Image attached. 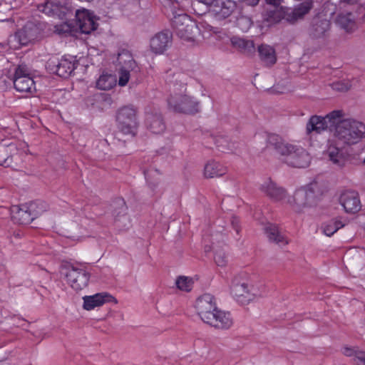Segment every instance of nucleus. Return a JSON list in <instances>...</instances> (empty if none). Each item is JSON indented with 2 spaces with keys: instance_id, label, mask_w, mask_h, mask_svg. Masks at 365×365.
I'll use <instances>...</instances> for the list:
<instances>
[{
  "instance_id": "1",
  "label": "nucleus",
  "mask_w": 365,
  "mask_h": 365,
  "mask_svg": "<svg viewBox=\"0 0 365 365\" xmlns=\"http://www.w3.org/2000/svg\"><path fill=\"white\" fill-rule=\"evenodd\" d=\"M330 136L327 140V155L333 164L342 167L346 162L344 148L359 143L365 135V125L353 118H346L342 110L328 113Z\"/></svg>"
},
{
  "instance_id": "2",
  "label": "nucleus",
  "mask_w": 365,
  "mask_h": 365,
  "mask_svg": "<svg viewBox=\"0 0 365 365\" xmlns=\"http://www.w3.org/2000/svg\"><path fill=\"white\" fill-rule=\"evenodd\" d=\"M268 143L287 165L297 168H307L312 161L310 154L302 147L286 142L277 135L269 137Z\"/></svg>"
},
{
  "instance_id": "3",
  "label": "nucleus",
  "mask_w": 365,
  "mask_h": 365,
  "mask_svg": "<svg viewBox=\"0 0 365 365\" xmlns=\"http://www.w3.org/2000/svg\"><path fill=\"white\" fill-rule=\"evenodd\" d=\"M168 109L176 113L192 115L200 111V102L187 92L186 85H174L168 100Z\"/></svg>"
},
{
  "instance_id": "4",
  "label": "nucleus",
  "mask_w": 365,
  "mask_h": 365,
  "mask_svg": "<svg viewBox=\"0 0 365 365\" xmlns=\"http://www.w3.org/2000/svg\"><path fill=\"white\" fill-rule=\"evenodd\" d=\"M116 122L118 130L123 134L134 137L139 126L137 109L133 106L120 108L116 113Z\"/></svg>"
},
{
  "instance_id": "5",
  "label": "nucleus",
  "mask_w": 365,
  "mask_h": 365,
  "mask_svg": "<svg viewBox=\"0 0 365 365\" xmlns=\"http://www.w3.org/2000/svg\"><path fill=\"white\" fill-rule=\"evenodd\" d=\"M316 195L311 186L301 187L295 190L292 197H289L287 203L297 212H302L315 205Z\"/></svg>"
},
{
  "instance_id": "6",
  "label": "nucleus",
  "mask_w": 365,
  "mask_h": 365,
  "mask_svg": "<svg viewBox=\"0 0 365 365\" xmlns=\"http://www.w3.org/2000/svg\"><path fill=\"white\" fill-rule=\"evenodd\" d=\"M231 294L242 304H246L261 296L258 288L249 280L239 281L235 279L231 286Z\"/></svg>"
},
{
  "instance_id": "7",
  "label": "nucleus",
  "mask_w": 365,
  "mask_h": 365,
  "mask_svg": "<svg viewBox=\"0 0 365 365\" xmlns=\"http://www.w3.org/2000/svg\"><path fill=\"white\" fill-rule=\"evenodd\" d=\"M172 26L175 34L185 41H192L198 31L196 23L185 14L174 16Z\"/></svg>"
},
{
  "instance_id": "8",
  "label": "nucleus",
  "mask_w": 365,
  "mask_h": 365,
  "mask_svg": "<svg viewBox=\"0 0 365 365\" xmlns=\"http://www.w3.org/2000/svg\"><path fill=\"white\" fill-rule=\"evenodd\" d=\"M312 8V0H305L294 5L292 8L281 7L278 11L279 14V19L282 18L287 22L293 24L303 20Z\"/></svg>"
},
{
  "instance_id": "9",
  "label": "nucleus",
  "mask_w": 365,
  "mask_h": 365,
  "mask_svg": "<svg viewBox=\"0 0 365 365\" xmlns=\"http://www.w3.org/2000/svg\"><path fill=\"white\" fill-rule=\"evenodd\" d=\"M66 269V280L73 290L79 292L88 287L91 275L84 268L70 265Z\"/></svg>"
},
{
  "instance_id": "10",
  "label": "nucleus",
  "mask_w": 365,
  "mask_h": 365,
  "mask_svg": "<svg viewBox=\"0 0 365 365\" xmlns=\"http://www.w3.org/2000/svg\"><path fill=\"white\" fill-rule=\"evenodd\" d=\"M45 210L46 205L43 202H33L17 208L12 217L19 224L28 225Z\"/></svg>"
},
{
  "instance_id": "11",
  "label": "nucleus",
  "mask_w": 365,
  "mask_h": 365,
  "mask_svg": "<svg viewBox=\"0 0 365 365\" xmlns=\"http://www.w3.org/2000/svg\"><path fill=\"white\" fill-rule=\"evenodd\" d=\"M14 86L21 93L33 94L36 91L35 82L26 65H20L16 69Z\"/></svg>"
},
{
  "instance_id": "12",
  "label": "nucleus",
  "mask_w": 365,
  "mask_h": 365,
  "mask_svg": "<svg viewBox=\"0 0 365 365\" xmlns=\"http://www.w3.org/2000/svg\"><path fill=\"white\" fill-rule=\"evenodd\" d=\"M117 61L121 66L118 73V85L120 86H125L129 81L130 72L137 68V65L132 55L127 51H123L119 53Z\"/></svg>"
},
{
  "instance_id": "13",
  "label": "nucleus",
  "mask_w": 365,
  "mask_h": 365,
  "mask_svg": "<svg viewBox=\"0 0 365 365\" xmlns=\"http://www.w3.org/2000/svg\"><path fill=\"white\" fill-rule=\"evenodd\" d=\"M195 309L197 314L205 323H207L217 310L215 298L210 294H205L197 299Z\"/></svg>"
},
{
  "instance_id": "14",
  "label": "nucleus",
  "mask_w": 365,
  "mask_h": 365,
  "mask_svg": "<svg viewBox=\"0 0 365 365\" xmlns=\"http://www.w3.org/2000/svg\"><path fill=\"white\" fill-rule=\"evenodd\" d=\"M172 34L168 31L157 33L150 40V49L156 54H163L171 46Z\"/></svg>"
},
{
  "instance_id": "15",
  "label": "nucleus",
  "mask_w": 365,
  "mask_h": 365,
  "mask_svg": "<svg viewBox=\"0 0 365 365\" xmlns=\"http://www.w3.org/2000/svg\"><path fill=\"white\" fill-rule=\"evenodd\" d=\"M76 24L83 34H90L97 28L95 16L88 10H78L76 13Z\"/></svg>"
},
{
  "instance_id": "16",
  "label": "nucleus",
  "mask_w": 365,
  "mask_h": 365,
  "mask_svg": "<svg viewBox=\"0 0 365 365\" xmlns=\"http://www.w3.org/2000/svg\"><path fill=\"white\" fill-rule=\"evenodd\" d=\"M49 69L56 73L58 76L67 78L76 68V63L73 59L62 58L60 60H50L48 62Z\"/></svg>"
},
{
  "instance_id": "17",
  "label": "nucleus",
  "mask_w": 365,
  "mask_h": 365,
  "mask_svg": "<svg viewBox=\"0 0 365 365\" xmlns=\"http://www.w3.org/2000/svg\"><path fill=\"white\" fill-rule=\"evenodd\" d=\"M260 190L273 201L287 203L288 197L286 190L271 180L264 182Z\"/></svg>"
},
{
  "instance_id": "18",
  "label": "nucleus",
  "mask_w": 365,
  "mask_h": 365,
  "mask_svg": "<svg viewBox=\"0 0 365 365\" xmlns=\"http://www.w3.org/2000/svg\"><path fill=\"white\" fill-rule=\"evenodd\" d=\"M339 203L347 213L357 212L361 207L358 193L352 190L342 192L339 197Z\"/></svg>"
},
{
  "instance_id": "19",
  "label": "nucleus",
  "mask_w": 365,
  "mask_h": 365,
  "mask_svg": "<svg viewBox=\"0 0 365 365\" xmlns=\"http://www.w3.org/2000/svg\"><path fill=\"white\" fill-rule=\"evenodd\" d=\"M40 36L38 28L32 23L26 24L21 29L19 30L14 38L21 45H27L36 41Z\"/></svg>"
},
{
  "instance_id": "20",
  "label": "nucleus",
  "mask_w": 365,
  "mask_h": 365,
  "mask_svg": "<svg viewBox=\"0 0 365 365\" xmlns=\"http://www.w3.org/2000/svg\"><path fill=\"white\" fill-rule=\"evenodd\" d=\"M208 6H212V12L218 19L227 18L236 9V3L232 0H214Z\"/></svg>"
},
{
  "instance_id": "21",
  "label": "nucleus",
  "mask_w": 365,
  "mask_h": 365,
  "mask_svg": "<svg viewBox=\"0 0 365 365\" xmlns=\"http://www.w3.org/2000/svg\"><path fill=\"white\" fill-rule=\"evenodd\" d=\"M114 298L107 292H100L90 296L83 297V308L85 310L91 311L96 307H101L107 302H111Z\"/></svg>"
},
{
  "instance_id": "22",
  "label": "nucleus",
  "mask_w": 365,
  "mask_h": 365,
  "mask_svg": "<svg viewBox=\"0 0 365 365\" xmlns=\"http://www.w3.org/2000/svg\"><path fill=\"white\" fill-rule=\"evenodd\" d=\"M330 128V121L328 118V113L322 117L320 115H312L307 123L306 132L307 134L315 133L317 134Z\"/></svg>"
},
{
  "instance_id": "23",
  "label": "nucleus",
  "mask_w": 365,
  "mask_h": 365,
  "mask_svg": "<svg viewBox=\"0 0 365 365\" xmlns=\"http://www.w3.org/2000/svg\"><path fill=\"white\" fill-rule=\"evenodd\" d=\"M206 324L218 329H228L232 326L233 319L230 313L217 309Z\"/></svg>"
},
{
  "instance_id": "24",
  "label": "nucleus",
  "mask_w": 365,
  "mask_h": 365,
  "mask_svg": "<svg viewBox=\"0 0 365 365\" xmlns=\"http://www.w3.org/2000/svg\"><path fill=\"white\" fill-rule=\"evenodd\" d=\"M145 125L148 130L155 134H160L165 130V125L158 113H147Z\"/></svg>"
},
{
  "instance_id": "25",
  "label": "nucleus",
  "mask_w": 365,
  "mask_h": 365,
  "mask_svg": "<svg viewBox=\"0 0 365 365\" xmlns=\"http://www.w3.org/2000/svg\"><path fill=\"white\" fill-rule=\"evenodd\" d=\"M356 18V16L352 13L343 12L338 15L336 24L345 32L351 34L358 28Z\"/></svg>"
},
{
  "instance_id": "26",
  "label": "nucleus",
  "mask_w": 365,
  "mask_h": 365,
  "mask_svg": "<svg viewBox=\"0 0 365 365\" xmlns=\"http://www.w3.org/2000/svg\"><path fill=\"white\" fill-rule=\"evenodd\" d=\"M259 56L262 63L266 66H272L277 62V53L274 47L262 44L257 48Z\"/></svg>"
},
{
  "instance_id": "27",
  "label": "nucleus",
  "mask_w": 365,
  "mask_h": 365,
  "mask_svg": "<svg viewBox=\"0 0 365 365\" xmlns=\"http://www.w3.org/2000/svg\"><path fill=\"white\" fill-rule=\"evenodd\" d=\"M227 173V168L216 161L207 162L204 168V176L207 178H219Z\"/></svg>"
},
{
  "instance_id": "28",
  "label": "nucleus",
  "mask_w": 365,
  "mask_h": 365,
  "mask_svg": "<svg viewBox=\"0 0 365 365\" xmlns=\"http://www.w3.org/2000/svg\"><path fill=\"white\" fill-rule=\"evenodd\" d=\"M116 83L117 79L115 76L103 72L96 81V87L101 91H108L114 88Z\"/></svg>"
},
{
  "instance_id": "29",
  "label": "nucleus",
  "mask_w": 365,
  "mask_h": 365,
  "mask_svg": "<svg viewBox=\"0 0 365 365\" xmlns=\"http://www.w3.org/2000/svg\"><path fill=\"white\" fill-rule=\"evenodd\" d=\"M265 233L268 239L279 245V246H284L288 244V240L286 236L279 231L277 226L270 225L265 228Z\"/></svg>"
},
{
  "instance_id": "30",
  "label": "nucleus",
  "mask_w": 365,
  "mask_h": 365,
  "mask_svg": "<svg viewBox=\"0 0 365 365\" xmlns=\"http://www.w3.org/2000/svg\"><path fill=\"white\" fill-rule=\"evenodd\" d=\"M233 46L245 53H251L255 51V44L252 41L233 37L231 39Z\"/></svg>"
},
{
  "instance_id": "31",
  "label": "nucleus",
  "mask_w": 365,
  "mask_h": 365,
  "mask_svg": "<svg viewBox=\"0 0 365 365\" xmlns=\"http://www.w3.org/2000/svg\"><path fill=\"white\" fill-rule=\"evenodd\" d=\"M329 27L330 23L328 20H317L312 26V34L314 37L319 38L325 34Z\"/></svg>"
},
{
  "instance_id": "32",
  "label": "nucleus",
  "mask_w": 365,
  "mask_h": 365,
  "mask_svg": "<svg viewBox=\"0 0 365 365\" xmlns=\"http://www.w3.org/2000/svg\"><path fill=\"white\" fill-rule=\"evenodd\" d=\"M344 226V224H343L340 220H331L325 222L322 225V230L324 235L330 237L333 235L339 229L343 227Z\"/></svg>"
},
{
  "instance_id": "33",
  "label": "nucleus",
  "mask_w": 365,
  "mask_h": 365,
  "mask_svg": "<svg viewBox=\"0 0 365 365\" xmlns=\"http://www.w3.org/2000/svg\"><path fill=\"white\" fill-rule=\"evenodd\" d=\"M38 9L48 16H58L60 11L58 5L53 4L52 2H46L44 4L39 5Z\"/></svg>"
},
{
  "instance_id": "34",
  "label": "nucleus",
  "mask_w": 365,
  "mask_h": 365,
  "mask_svg": "<svg viewBox=\"0 0 365 365\" xmlns=\"http://www.w3.org/2000/svg\"><path fill=\"white\" fill-rule=\"evenodd\" d=\"M175 284L180 290L189 292L192 288L193 280L192 278L180 276L177 278Z\"/></svg>"
},
{
  "instance_id": "35",
  "label": "nucleus",
  "mask_w": 365,
  "mask_h": 365,
  "mask_svg": "<svg viewBox=\"0 0 365 365\" xmlns=\"http://www.w3.org/2000/svg\"><path fill=\"white\" fill-rule=\"evenodd\" d=\"M352 87V83L350 80L344 79L341 81H338L334 82L331 84V88L333 90L340 91V92H346L349 91Z\"/></svg>"
},
{
  "instance_id": "36",
  "label": "nucleus",
  "mask_w": 365,
  "mask_h": 365,
  "mask_svg": "<svg viewBox=\"0 0 365 365\" xmlns=\"http://www.w3.org/2000/svg\"><path fill=\"white\" fill-rule=\"evenodd\" d=\"M214 259L217 266L224 267L227 264L228 256L224 249L215 250Z\"/></svg>"
},
{
  "instance_id": "37",
  "label": "nucleus",
  "mask_w": 365,
  "mask_h": 365,
  "mask_svg": "<svg viewBox=\"0 0 365 365\" xmlns=\"http://www.w3.org/2000/svg\"><path fill=\"white\" fill-rule=\"evenodd\" d=\"M237 25L243 32H246L251 27L252 21L248 17L241 16L237 19Z\"/></svg>"
},
{
  "instance_id": "38",
  "label": "nucleus",
  "mask_w": 365,
  "mask_h": 365,
  "mask_svg": "<svg viewBox=\"0 0 365 365\" xmlns=\"http://www.w3.org/2000/svg\"><path fill=\"white\" fill-rule=\"evenodd\" d=\"M363 352L362 351H359L355 348L345 347L344 348L343 353L344 355L348 356H354V360L356 364V356L358 353Z\"/></svg>"
},
{
  "instance_id": "39",
  "label": "nucleus",
  "mask_w": 365,
  "mask_h": 365,
  "mask_svg": "<svg viewBox=\"0 0 365 365\" xmlns=\"http://www.w3.org/2000/svg\"><path fill=\"white\" fill-rule=\"evenodd\" d=\"M356 364L365 365V352H359L356 356Z\"/></svg>"
},
{
  "instance_id": "40",
  "label": "nucleus",
  "mask_w": 365,
  "mask_h": 365,
  "mask_svg": "<svg viewBox=\"0 0 365 365\" xmlns=\"http://www.w3.org/2000/svg\"><path fill=\"white\" fill-rule=\"evenodd\" d=\"M283 0H266V2L269 4L278 6Z\"/></svg>"
},
{
  "instance_id": "41",
  "label": "nucleus",
  "mask_w": 365,
  "mask_h": 365,
  "mask_svg": "<svg viewBox=\"0 0 365 365\" xmlns=\"http://www.w3.org/2000/svg\"><path fill=\"white\" fill-rule=\"evenodd\" d=\"M9 163H11V159L9 157H8L7 158L4 159V160H0V165L8 166Z\"/></svg>"
},
{
  "instance_id": "42",
  "label": "nucleus",
  "mask_w": 365,
  "mask_h": 365,
  "mask_svg": "<svg viewBox=\"0 0 365 365\" xmlns=\"http://www.w3.org/2000/svg\"><path fill=\"white\" fill-rule=\"evenodd\" d=\"M247 4L250 5V6H255L257 5L259 0H245Z\"/></svg>"
},
{
  "instance_id": "43",
  "label": "nucleus",
  "mask_w": 365,
  "mask_h": 365,
  "mask_svg": "<svg viewBox=\"0 0 365 365\" xmlns=\"http://www.w3.org/2000/svg\"><path fill=\"white\" fill-rule=\"evenodd\" d=\"M199 2H201L205 5L212 4L213 3L214 0H197Z\"/></svg>"
},
{
  "instance_id": "44",
  "label": "nucleus",
  "mask_w": 365,
  "mask_h": 365,
  "mask_svg": "<svg viewBox=\"0 0 365 365\" xmlns=\"http://www.w3.org/2000/svg\"><path fill=\"white\" fill-rule=\"evenodd\" d=\"M8 149L11 152L14 149H16V145L14 144H11V145H9Z\"/></svg>"
},
{
  "instance_id": "45",
  "label": "nucleus",
  "mask_w": 365,
  "mask_h": 365,
  "mask_svg": "<svg viewBox=\"0 0 365 365\" xmlns=\"http://www.w3.org/2000/svg\"><path fill=\"white\" fill-rule=\"evenodd\" d=\"M4 268L2 265L0 264V277H1V275L4 274Z\"/></svg>"
},
{
  "instance_id": "46",
  "label": "nucleus",
  "mask_w": 365,
  "mask_h": 365,
  "mask_svg": "<svg viewBox=\"0 0 365 365\" xmlns=\"http://www.w3.org/2000/svg\"><path fill=\"white\" fill-rule=\"evenodd\" d=\"M344 1L349 3V4H353L354 2H356L357 0H343Z\"/></svg>"
},
{
  "instance_id": "47",
  "label": "nucleus",
  "mask_w": 365,
  "mask_h": 365,
  "mask_svg": "<svg viewBox=\"0 0 365 365\" xmlns=\"http://www.w3.org/2000/svg\"><path fill=\"white\" fill-rule=\"evenodd\" d=\"M121 205H122V210H123V212H125V210H126V207L125 206V203L123 202H121Z\"/></svg>"
},
{
  "instance_id": "48",
  "label": "nucleus",
  "mask_w": 365,
  "mask_h": 365,
  "mask_svg": "<svg viewBox=\"0 0 365 365\" xmlns=\"http://www.w3.org/2000/svg\"><path fill=\"white\" fill-rule=\"evenodd\" d=\"M236 232H237V233H239V229H238V228H236Z\"/></svg>"
},
{
  "instance_id": "49",
  "label": "nucleus",
  "mask_w": 365,
  "mask_h": 365,
  "mask_svg": "<svg viewBox=\"0 0 365 365\" xmlns=\"http://www.w3.org/2000/svg\"><path fill=\"white\" fill-rule=\"evenodd\" d=\"M364 230H365V225H364Z\"/></svg>"
}]
</instances>
